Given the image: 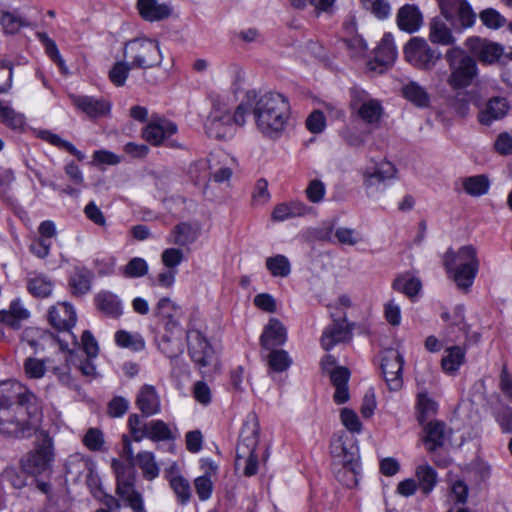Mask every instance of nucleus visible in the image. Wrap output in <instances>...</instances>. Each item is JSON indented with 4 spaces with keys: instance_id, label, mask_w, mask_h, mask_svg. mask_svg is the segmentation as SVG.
<instances>
[{
    "instance_id": "f257e3e1",
    "label": "nucleus",
    "mask_w": 512,
    "mask_h": 512,
    "mask_svg": "<svg viewBox=\"0 0 512 512\" xmlns=\"http://www.w3.org/2000/svg\"><path fill=\"white\" fill-rule=\"evenodd\" d=\"M41 420V404L32 391L15 380L0 383V433L17 439L37 435L34 449L21 462L34 476L50 472L55 459L52 438L39 429Z\"/></svg>"
},
{
    "instance_id": "f03ea898",
    "label": "nucleus",
    "mask_w": 512,
    "mask_h": 512,
    "mask_svg": "<svg viewBox=\"0 0 512 512\" xmlns=\"http://www.w3.org/2000/svg\"><path fill=\"white\" fill-rule=\"evenodd\" d=\"M243 104H246V115L252 113L256 128L263 136L277 139L286 129L291 111L289 101L283 94H259L250 90L246 92Z\"/></svg>"
},
{
    "instance_id": "7ed1b4c3",
    "label": "nucleus",
    "mask_w": 512,
    "mask_h": 512,
    "mask_svg": "<svg viewBox=\"0 0 512 512\" xmlns=\"http://www.w3.org/2000/svg\"><path fill=\"white\" fill-rule=\"evenodd\" d=\"M48 320L50 325L58 331L66 332L64 338L56 337L53 333L46 330L36 329L38 340H31V346L44 349L45 344L56 345L58 344L61 351H68L69 344L73 346L78 344L76 336L71 333V329L75 326L77 315L73 306L68 302H58L49 310Z\"/></svg>"
},
{
    "instance_id": "20e7f679",
    "label": "nucleus",
    "mask_w": 512,
    "mask_h": 512,
    "mask_svg": "<svg viewBox=\"0 0 512 512\" xmlns=\"http://www.w3.org/2000/svg\"><path fill=\"white\" fill-rule=\"evenodd\" d=\"M443 264L447 272L453 274L457 287L467 290L472 286L479 270L476 248L466 245L459 248L457 252L448 249L444 254Z\"/></svg>"
},
{
    "instance_id": "39448f33",
    "label": "nucleus",
    "mask_w": 512,
    "mask_h": 512,
    "mask_svg": "<svg viewBox=\"0 0 512 512\" xmlns=\"http://www.w3.org/2000/svg\"><path fill=\"white\" fill-rule=\"evenodd\" d=\"M444 58L449 69L447 85L454 91L464 90L471 86L478 76L476 59L458 46L448 49Z\"/></svg>"
},
{
    "instance_id": "423d86ee",
    "label": "nucleus",
    "mask_w": 512,
    "mask_h": 512,
    "mask_svg": "<svg viewBox=\"0 0 512 512\" xmlns=\"http://www.w3.org/2000/svg\"><path fill=\"white\" fill-rule=\"evenodd\" d=\"M245 118L246 104H243V101L233 113L226 104L215 102L205 123L206 134L219 140L229 138L237 126L245 124Z\"/></svg>"
},
{
    "instance_id": "0eeeda50",
    "label": "nucleus",
    "mask_w": 512,
    "mask_h": 512,
    "mask_svg": "<svg viewBox=\"0 0 512 512\" xmlns=\"http://www.w3.org/2000/svg\"><path fill=\"white\" fill-rule=\"evenodd\" d=\"M259 423L255 415L249 416L243 424L236 447V467H243L245 476L250 477L258 471L256 448L259 440Z\"/></svg>"
},
{
    "instance_id": "6e6552de",
    "label": "nucleus",
    "mask_w": 512,
    "mask_h": 512,
    "mask_svg": "<svg viewBox=\"0 0 512 512\" xmlns=\"http://www.w3.org/2000/svg\"><path fill=\"white\" fill-rule=\"evenodd\" d=\"M123 56L130 60L132 67L143 70L158 67L163 61L159 42L146 37L125 42Z\"/></svg>"
},
{
    "instance_id": "1a4fd4ad",
    "label": "nucleus",
    "mask_w": 512,
    "mask_h": 512,
    "mask_svg": "<svg viewBox=\"0 0 512 512\" xmlns=\"http://www.w3.org/2000/svg\"><path fill=\"white\" fill-rule=\"evenodd\" d=\"M116 475V494L122 498L133 512H145L143 497L135 489L136 473L117 459L111 464Z\"/></svg>"
},
{
    "instance_id": "9d476101",
    "label": "nucleus",
    "mask_w": 512,
    "mask_h": 512,
    "mask_svg": "<svg viewBox=\"0 0 512 512\" xmlns=\"http://www.w3.org/2000/svg\"><path fill=\"white\" fill-rule=\"evenodd\" d=\"M350 109L352 115H356L365 124L371 126H377L383 114L381 102L360 87L350 89Z\"/></svg>"
},
{
    "instance_id": "9b49d317",
    "label": "nucleus",
    "mask_w": 512,
    "mask_h": 512,
    "mask_svg": "<svg viewBox=\"0 0 512 512\" xmlns=\"http://www.w3.org/2000/svg\"><path fill=\"white\" fill-rule=\"evenodd\" d=\"M330 453L343 466V472L349 474V480L345 484L349 486L356 483L359 469L358 447L351 441L348 442L343 436H335L331 440Z\"/></svg>"
},
{
    "instance_id": "f8f14e48",
    "label": "nucleus",
    "mask_w": 512,
    "mask_h": 512,
    "mask_svg": "<svg viewBox=\"0 0 512 512\" xmlns=\"http://www.w3.org/2000/svg\"><path fill=\"white\" fill-rule=\"evenodd\" d=\"M406 60L421 70H431L440 59L441 53L432 49L423 38H412L404 48Z\"/></svg>"
},
{
    "instance_id": "ddd939ff",
    "label": "nucleus",
    "mask_w": 512,
    "mask_h": 512,
    "mask_svg": "<svg viewBox=\"0 0 512 512\" xmlns=\"http://www.w3.org/2000/svg\"><path fill=\"white\" fill-rule=\"evenodd\" d=\"M397 174L395 165L386 160L372 161L364 169V186L368 194L382 191L388 181L394 179Z\"/></svg>"
},
{
    "instance_id": "4468645a",
    "label": "nucleus",
    "mask_w": 512,
    "mask_h": 512,
    "mask_svg": "<svg viewBox=\"0 0 512 512\" xmlns=\"http://www.w3.org/2000/svg\"><path fill=\"white\" fill-rule=\"evenodd\" d=\"M404 359L400 352L393 348L385 349L382 353L381 370L385 382L391 391H398L403 385Z\"/></svg>"
},
{
    "instance_id": "2eb2a0df",
    "label": "nucleus",
    "mask_w": 512,
    "mask_h": 512,
    "mask_svg": "<svg viewBox=\"0 0 512 512\" xmlns=\"http://www.w3.org/2000/svg\"><path fill=\"white\" fill-rule=\"evenodd\" d=\"M333 322L322 334L321 345L323 349L330 350L339 343L348 342L352 337V326L347 323L346 313L331 314Z\"/></svg>"
},
{
    "instance_id": "dca6fc26",
    "label": "nucleus",
    "mask_w": 512,
    "mask_h": 512,
    "mask_svg": "<svg viewBox=\"0 0 512 512\" xmlns=\"http://www.w3.org/2000/svg\"><path fill=\"white\" fill-rule=\"evenodd\" d=\"M189 354L198 367L205 368L214 360V350L199 330H192L187 335Z\"/></svg>"
},
{
    "instance_id": "f3484780",
    "label": "nucleus",
    "mask_w": 512,
    "mask_h": 512,
    "mask_svg": "<svg viewBox=\"0 0 512 512\" xmlns=\"http://www.w3.org/2000/svg\"><path fill=\"white\" fill-rule=\"evenodd\" d=\"M177 125L165 118L152 116L142 130V137L153 146L164 144L165 140L177 132Z\"/></svg>"
},
{
    "instance_id": "a211bd4d",
    "label": "nucleus",
    "mask_w": 512,
    "mask_h": 512,
    "mask_svg": "<svg viewBox=\"0 0 512 512\" xmlns=\"http://www.w3.org/2000/svg\"><path fill=\"white\" fill-rule=\"evenodd\" d=\"M465 44L473 57L484 64L495 63L504 53L500 44L480 37H469Z\"/></svg>"
},
{
    "instance_id": "6ab92c4d",
    "label": "nucleus",
    "mask_w": 512,
    "mask_h": 512,
    "mask_svg": "<svg viewBox=\"0 0 512 512\" xmlns=\"http://www.w3.org/2000/svg\"><path fill=\"white\" fill-rule=\"evenodd\" d=\"M396 56L397 51L393 36L390 33H386L375 49L374 58L368 62V67L371 71L383 73L394 63Z\"/></svg>"
},
{
    "instance_id": "aec40b11",
    "label": "nucleus",
    "mask_w": 512,
    "mask_h": 512,
    "mask_svg": "<svg viewBox=\"0 0 512 512\" xmlns=\"http://www.w3.org/2000/svg\"><path fill=\"white\" fill-rule=\"evenodd\" d=\"M73 105L90 118H98L110 112L111 104L103 98L70 95Z\"/></svg>"
},
{
    "instance_id": "412c9836",
    "label": "nucleus",
    "mask_w": 512,
    "mask_h": 512,
    "mask_svg": "<svg viewBox=\"0 0 512 512\" xmlns=\"http://www.w3.org/2000/svg\"><path fill=\"white\" fill-rule=\"evenodd\" d=\"M181 308L170 298H161L156 306V316L164 324L169 333H173L180 327L179 319L181 317Z\"/></svg>"
},
{
    "instance_id": "4be33fe9",
    "label": "nucleus",
    "mask_w": 512,
    "mask_h": 512,
    "mask_svg": "<svg viewBox=\"0 0 512 512\" xmlns=\"http://www.w3.org/2000/svg\"><path fill=\"white\" fill-rule=\"evenodd\" d=\"M509 110V103L503 97H492L480 109L478 120L482 125H490L503 119Z\"/></svg>"
},
{
    "instance_id": "5701e85b",
    "label": "nucleus",
    "mask_w": 512,
    "mask_h": 512,
    "mask_svg": "<svg viewBox=\"0 0 512 512\" xmlns=\"http://www.w3.org/2000/svg\"><path fill=\"white\" fill-rule=\"evenodd\" d=\"M287 340V331L284 325L276 318L269 320L261 335V345L265 349L282 346Z\"/></svg>"
},
{
    "instance_id": "b1692460",
    "label": "nucleus",
    "mask_w": 512,
    "mask_h": 512,
    "mask_svg": "<svg viewBox=\"0 0 512 512\" xmlns=\"http://www.w3.org/2000/svg\"><path fill=\"white\" fill-rule=\"evenodd\" d=\"M136 405L146 417L160 412V398L152 385H143L137 395Z\"/></svg>"
},
{
    "instance_id": "393cba45",
    "label": "nucleus",
    "mask_w": 512,
    "mask_h": 512,
    "mask_svg": "<svg viewBox=\"0 0 512 512\" xmlns=\"http://www.w3.org/2000/svg\"><path fill=\"white\" fill-rule=\"evenodd\" d=\"M331 383L335 387L334 401L337 404H343L349 400L348 381L350 371L346 367L337 366L329 370L328 373Z\"/></svg>"
},
{
    "instance_id": "a878e982",
    "label": "nucleus",
    "mask_w": 512,
    "mask_h": 512,
    "mask_svg": "<svg viewBox=\"0 0 512 512\" xmlns=\"http://www.w3.org/2000/svg\"><path fill=\"white\" fill-rule=\"evenodd\" d=\"M423 23V16L418 7L406 4L397 13V24L399 28L408 33L416 32Z\"/></svg>"
},
{
    "instance_id": "bb28decb",
    "label": "nucleus",
    "mask_w": 512,
    "mask_h": 512,
    "mask_svg": "<svg viewBox=\"0 0 512 512\" xmlns=\"http://www.w3.org/2000/svg\"><path fill=\"white\" fill-rule=\"evenodd\" d=\"M311 208L301 201L283 202L275 206L271 219L274 222H283L291 218L301 217L310 212Z\"/></svg>"
},
{
    "instance_id": "cd10ccee",
    "label": "nucleus",
    "mask_w": 512,
    "mask_h": 512,
    "mask_svg": "<svg viewBox=\"0 0 512 512\" xmlns=\"http://www.w3.org/2000/svg\"><path fill=\"white\" fill-rule=\"evenodd\" d=\"M137 9L143 19L151 22L163 20L171 14L170 7L157 0H137Z\"/></svg>"
},
{
    "instance_id": "c85d7f7f",
    "label": "nucleus",
    "mask_w": 512,
    "mask_h": 512,
    "mask_svg": "<svg viewBox=\"0 0 512 512\" xmlns=\"http://www.w3.org/2000/svg\"><path fill=\"white\" fill-rule=\"evenodd\" d=\"M97 308L106 316L118 318L123 313L122 302L119 297L110 291H100L95 296Z\"/></svg>"
},
{
    "instance_id": "c756f323",
    "label": "nucleus",
    "mask_w": 512,
    "mask_h": 512,
    "mask_svg": "<svg viewBox=\"0 0 512 512\" xmlns=\"http://www.w3.org/2000/svg\"><path fill=\"white\" fill-rule=\"evenodd\" d=\"M199 235V226L187 222L179 223L174 227L167 238V242L178 246H187L196 241Z\"/></svg>"
},
{
    "instance_id": "7c9ffc66",
    "label": "nucleus",
    "mask_w": 512,
    "mask_h": 512,
    "mask_svg": "<svg viewBox=\"0 0 512 512\" xmlns=\"http://www.w3.org/2000/svg\"><path fill=\"white\" fill-rule=\"evenodd\" d=\"M429 39L432 43L443 46L453 45L456 40L450 27L438 17L429 23Z\"/></svg>"
},
{
    "instance_id": "2f4dec72",
    "label": "nucleus",
    "mask_w": 512,
    "mask_h": 512,
    "mask_svg": "<svg viewBox=\"0 0 512 512\" xmlns=\"http://www.w3.org/2000/svg\"><path fill=\"white\" fill-rule=\"evenodd\" d=\"M92 273L84 267H76L69 278L72 295L80 297L91 290Z\"/></svg>"
},
{
    "instance_id": "473e14b6",
    "label": "nucleus",
    "mask_w": 512,
    "mask_h": 512,
    "mask_svg": "<svg viewBox=\"0 0 512 512\" xmlns=\"http://www.w3.org/2000/svg\"><path fill=\"white\" fill-rule=\"evenodd\" d=\"M403 97L419 108H426L430 104V96L426 89L418 82L409 81L401 88Z\"/></svg>"
},
{
    "instance_id": "72a5a7b5",
    "label": "nucleus",
    "mask_w": 512,
    "mask_h": 512,
    "mask_svg": "<svg viewBox=\"0 0 512 512\" xmlns=\"http://www.w3.org/2000/svg\"><path fill=\"white\" fill-rule=\"evenodd\" d=\"M29 317V312L24 309L19 300L11 302L8 310L0 312V321L13 329H19L22 320Z\"/></svg>"
},
{
    "instance_id": "f704fd0d",
    "label": "nucleus",
    "mask_w": 512,
    "mask_h": 512,
    "mask_svg": "<svg viewBox=\"0 0 512 512\" xmlns=\"http://www.w3.org/2000/svg\"><path fill=\"white\" fill-rule=\"evenodd\" d=\"M441 366L445 373L454 374L465 361V349L460 346H451L445 350Z\"/></svg>"
},
{
    "instance_id": "c9c22d12",
    "label": "nucleus",
    "mask_w": 512,
    "mask_h": 512,
    "mask_svg": "<svg viewBox=\"0 0 512 512\" xmlns=\"http://www.w3.org/2000/svg\"><path fill=\"white\" fill-rule=\"evenodd\" d=\"M462 186L464 191L472 197L485 195L490 188L489 178L484 175H474L463 179Z\"/></svg>"
},
{
    "instance_id": "e433bc0d",
    "label": "nucleus",
    "mask_w": 512,
    "mask_h": 512,
    "mask_svg": "<svg viewBox=\"0 0 512 512\" xmlns=\"http://www.w3.org/2000/svg\"><path fill=\"white\" fill-rule=\"evenodd\" d=\"M424 443L428 451L433 452L444 443V424L442 422H429L425 427Z\"/></svg>"
},
{
    "instance_id": "4c0bfd02",
    "label": "nucleus",
    "mask_w": 512,
    "mask_h": 512,
    "mask_svg": "<svg viewBox=\"0 0 512 512\" xmlns=\"http://www.w3.org/2000/svg\"><path fill=\"white\" fill-rule=\"evenodd\" d=\"M136 463L142 470L143 477L152 481L158 477L160 469L156 463L155 456L152 452L141 451L136 455Z\"/></svg>"
},
{
    "instance_id": "58836bf2",
    "label": "nucleus",
    "mask_w": 512,
    "mask_h": 512,
    "mask_svg": "<svg viewBox=\"0 0 512 512\" xmlns=\"http://www.w3.org/2000/svg\"><path fill=\"white\" fill-rule=\"evenodd\" d=\"M415 476L422 492L426 495L431 493L437 483L436 470L429 464L419 465L416 468Z\"/></svg>"
},
{
    "instance_id": "ea45409f",
    "label": "nucleus",
    "mask_w": 512,
    "mask_h": 512,
    "mask_svg": "<svg viewBox=\"0 0 512 512\" xmlns=\"http://www.w3.org/2000/svg\"><path fill=\"white\" fill-rule=\"evenodd\" d=\"M265 265L273 277L286 278L291 273V263L289 259L282 254L268 257L265 261Z\"/></svg>"
},
{
    "instance_id": "a19ab883",
    "label": "nucleus",
    "mask_w": 512,
    "mask_h": 512,
    "mask_svg": "<svg viewBox=\"0 0 512 512\" xmlns=\"http://www.w3.org/2000/svg\"><path fill=\"white\" fill-rule=\"evenodd\" d=\"M0 122L11 129L18 130L25 125V117L0 100Z\"/></svg>"
},
{
    "instance_id": "79ce46f5",
    "label": "nucleus",
    "mask_w": 512,
    "mask_h": 512,
    "mask_svg": "<svg viewBox=\"0 0 512 512\" xmlns=\"http://www.w3.org/2000/svg\"><path fill=\"white\" fill-rule=\"evenodd\" d=\"M27 288L35 297L45 298L51 295L53 283L44 275H36L29 278Z\"/></svg>"
},
{
    "instance_id": "37998d69",
    "label": "nucleus",
    "mask_w": 512,
    "mask_h": 512,
    "mask_svg": "<svg viewBox=\"0 0 512 512\" xmlns=\"http://www.w3.org/2000/svg\"><path fill=\"white\" fill-rule=\"evenodd\" d=\"M146 438L152 441H166L174 438L169 426L162 420H151L146 428Z\"/></svg>"
},
{
    "instance_id": "c03bdc74",
    "label": "nucleus",
    "mask_w": 512,
    "mask_h": 512,
    "mask_svg": "<svg viewBox=\"0 0 512 512\" xmlns=\"http://www.w3.org/2000/svg\"><path fill=\"white\" fill-rule=\"evenodd\" d=\"M393 288L407 297L413 298L419 292L421 282L408 275H401L393 281Z\"/></svg>"
},
{
    "instance_id": "a18cd8bd",
    "label": "nucleus",
    "mask_w": 512,
    "mask_h": 512,
    "mask_svg": "<svg viewBox=\"0 0 512 512\" xmlns=\"http://www.w3.org/2000/svg\"><path fill=\"white\" fill-rule=\"evenodd\" d=\"M132 68L131 62L119 60L109 70L108 78L116 87H123Z\"/></svg>"
},
{
    "instance_id": "49530a36",
    "label": "nucleus",
    "mask_w": 512,
    "mask_h": 512,
    "mask_svg": "<svg viewBox=\"0 0 512 512\" xmlns=\"http://www.w3.org/2000/svg\"><path fill=\"white\" fill-rule=\"evenodd\" d=\"M93 463L81 454L71 455L66 462V473L80 477L84 471L92 472Z\"/></svg>"
},
{
    "instance_id": "de8ad7c7",
    "label": "nucleus",
    "mask_w": 512,
    "mask_h": 512,
    "mask_svg": "<svg viewBox=\"0 0 512 512\" xmlns=\"http://www.w3.org/2000/svg\"><path fill=\"white\" fill-rule=\"evenodd\" d=\"M115 341L118 346L140 351L145 347V341L139 334H131L125 330L117 331Z\"/></svg>"
},
{
    "instance_id": "09e8293b",
    "label": "nucleus",
    "mask_w": 512,
    "mask_h": 512,
    "mask_svg": "<svg viewBox=\"0 0 512 512\" xmlns=\"http://www.w3.org/2000/svg\"><path fill=\"white\" fill-rule=\"evenodd\" d=\"M120 272L126 278L143 277L148 272V264L143 258L134 257L120 268Z\"/></svg>"
},
{
    "instance_id": "8fccbe9b",
    "label": "nucleus",
    "mask_w": 512,
    "mask_h": 512,
    "mask_svg": "<svg viewBox=\"0 0 512 512\" xmlns=\"http://www.w3.org/2000/svg\"><path fill=\"white\" fill-rule=\"evenodd\" d=\"M40 39L42 40L46 54L58 65L60 71L64 75L69 74V70L65 64L64 59L61 57L58 47L54 40L50 39L45 34H40Z\"/></svg>"
},
{
    "instance_id": "3c124183",
    "label": "nucleus",
    "mask_w": 512,
    "mask_h": 512,
    "mask_svg": "<svg viewBox=\"0 0 512 512\" xmlns=\"http://www.w3.org/2000/svg\"><path fill=\"white\" fill-rule=\"evenodd\" d=\"M50 358L41 360L33 357H29L24 362V370L28 378L40 379L45 375L46 363H50Z\"/></svg>"
},
{
    "instance_id": "603ef678",
    "label": "nucleus",
    "mask_w": 512,
    "mask_h": 512,
    "mask_svg": "<svg viewBox=\"0 0 512 512\" xmlns=\"http://www.w3.org/2000/svg\"><path fill=\"white\" fill-rule=\"evenodd\" d=\"M42 137L52 145L65 149L80 161H82L85 158V155L81 151H79L72 143L63 140L60 136L54 133L45 131L42 132Z\"/></svg>"
},
{
    "instance_id": "864d4df0",
    "label": "nucleus",
    "mask_w": 512,
    "mask_h": 512,
    "mask_svg": "<svg viewBox=\"0 0 512 512\" xmlns=\"http://www.w3.org/2000/svg\"><path fill=\"white\" fill-rule=\"evenodd\" d=\"M82 442L86 448L94 452L102 451L105 444L104 435L98 428H89Z\"/></svg>"
},
{
    "instance_id": "5fc2aeb1",
    "label": "nucleus",
    "mask_w": 512,
    "mask_h": 512,
    "mask_svg": "<svg viewBox=\"0 0 512 512\" xmlns=\"http://www.w3.org/2000/svg\"><path fill=\"white\" fill-rule=\"evenodd\" d=\"M270 368L276 372H282L291 365V358L284 350L273 349L268 355Z\"/></svg>"
},
{
    "instance_id": "6e6d98bb",
    "label": "nucleus",
    "mask_w": 512,
    "mask_h": 512,
    "mask_svg": "<svg viewBox=\"0 0 512 512\" xmlns=\"http://www.w3.org/2000/svg\"><path fill=\"white\" fill-rule=\"evenodd\" d=\"M362 6L378 19H386L390 15L388 0H360Z\"/></svg>"
},
{
    "instance_id": "4d7b16f0",
    "label": "nucleus",
    "mask_w": 512,
    "mask_h": 512,
    "mask_svg": "<svg viewBox=\"0 0 512 512\" xmlns=\"http://www.w3.org/2000/svg\"><path fill=\"white\" fill-rule=\"evenodd\" d=\"M128 427L133 440L140 442L146 436V428L148 427V422H144L142 417L138 414H131L128 418Z\"/></svg>"
},
{
    "instance_id": "13d9d810",
    "label": "nucleus",
    "mask_w": 512,
    "mask_h": 512,
    "mask_svg": "<svg viewBox=\"0 0 512 512\" xmlns=\"http://www.w3.org/2000/svg\"><path fill=\"white\" fill-rule=\"evenodd\" d=\"M337 242L342 245L354 246L362 240L358 231L352 228L339 227L334 233Z\"/></svg>"
},
{
    "instance_id": "bf43d9fd",
    "label": "nucleus",
    "mask_w": 512,
    "mask_h": 512,
    "mask_svg": "<svg viewBox=\"0 0 512 512\" xmlns=\"http://www.w3.org/2000/svg\"><path fill=\"white\" fill-rule=\"evenodd\" d=\"M13 63L0 59V93H7L12 87Z\"/></svg>"
},
{
    "instance_id": "052dcab7",
    "label": "nucleus",
    "mask_w": 512,
    "mask_h": 512,
    "mask_svg": "<svg viewBox=\"0 0 512 512\" xmlns=\"http://www.w3.org/2000/svg\"><path fill=\"white\" fill-rule=\"evenodd\" d=\"M480 19L486 27L499 29L506 23V19L495 9L488 8L480 13Z\"/></svg>"
},
{
    "instance_id": "680f3d73",
    "label": "nucleus",
    "mask_w": 512,
    "mask_h": 512,
    "mask_svg": "<svg viewBox=\"0 0 512 512\" xmlns=\"http://www.w3.org/2000/svg\"><path fill=\"white\" fill-rule=\"evenodd\" d=\"M0 24L6 33H15L26 22L20 16L10 12H0Z\"/></svg>"
},
{
    "instance_id": "e2e57ef3",
    "label": "nucleus",
    "mask_w": 512,
    "mask_h": 512,
    "mask_svg": "<svg viewBox=\"0 0 512 512\" xmlns=\"http://www.w3.org/2000/svg\"><path fill=\"white\" fill-rule=\"evenodd\" d=\"M471 100V92L466 91L465 89L458 90L452 99L451 105L459 115L466 116L469 111V103Z\"/></svg>"
},
{
    "instance_id": "0e129e2a",
    "label": "nucleus",
    "mask_w": 512,
    "mask_h": 512,
    "mask_svg": "<svg viewBox=\"0 0 512 512\" xmlns=\"http://www.w3.org/2000/svg\"><path fill=\"white\" fill-rule=\"evenodd\" d=\"M189 175L196 184L204 183L210 177L208 161L195 162L189 168Z\"/></svg>"
},
{
    "instance_id": "69168bd1",
    "label": "nucleus",
    "mask_w": 512,
    "mask_h": 512,
    "mask_svg": "<svg viewBox=\"0 0 512 512\" xmlns=\"http://www.w3.org/2000/svg\"><path fill=\"white\" fill-rule=\"evenodd\" d=\"M325 191L324 183L318 179H314L308 184L305 193L310 202L319 203L323 200Z\"/></svg>"
},
{
    "instance_id": "338daca9",
    "label": "nucleus",
    "mask_w": 512,
    "mask_h": 512,
    "mask_svg": "<svg viewBox=\"0 0 512 512\" xmlns=\"http://www.w3.org/2000/svg\"><path fill=\"white\" fill-rule=\"evenodd\" d=\"M170 485L182 503L189 500L190 486L186 479L181 476H175L170 480Z\"/></svg>"
},
{
    "instance_id": "774afa93",
    "label": "nucleus",
    "mask_w": 512,
    "mask_h": 512,
    "mask_svg": "<svg viewBox=\"0 0 512 512\" xmlns=\"http://www.w3.org/2000/svg\"><path fill=\"white\" fill-rule=\"evenodd\" d=\"M325 127L326 118L320 110H314L306 119V128L311 133H321Z\"/></svg>"
}]
</instances>
